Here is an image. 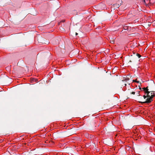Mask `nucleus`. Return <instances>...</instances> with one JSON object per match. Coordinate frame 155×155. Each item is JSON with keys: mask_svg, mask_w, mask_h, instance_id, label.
Masks as SVG:
<instances>
[{"mask_svg": "<svg viewBox=\"0 0 155 155\" xmlns=\"http://www.w3.org/2000/svg\"><path fill=\"white\" fill-rule=\"evenodd\" d=\"M137 55L138 57L139 58H140L141 56V55L139 54H137Z\"/></svg>", "mask_w": 155, "mask_h": 155, "instance_id": "obj_6", "label": "nucleus"}, {"mask_svg": "<svg viewBox=\"0 0 155 155\" xmlns=\"http://www.w3.org/2000/svg\"><path fill=\"white\" fill-rule=\"evenodd\" d=\"M124 28V29H125L126 30V29L125 28Z\"/></svg>", "mask_w": 155, "mask_h": 155, "instance_id": "obj_12", "label": "nucleus"}, {"mask_svg": "<svg viewBox=\"0 0 155 155\" xmlns=\"http://www.w3.org/2000/svg\"><path fill=\"white\" fill-rule=\"evenodd\" d=\"M110 39V42L111 43L113 44L114 42V41L115 39V37L114 38H109Z\"/></svg>", "mask_w": 155, "mask_h": 155, "instance_id": "obj_3", "label": "nucleus"}, {"mask_svg": "<svg viewBox=\"0 0 155 155\" xmlns=\"http://www.w3.org/2000/svg\"><path fill=\"white\" fill-rule=\"evenodd\" d=\"M144 93L147 94V97H148L145 102H140L143 103H149L153 101V98L155 96V93L153 91H149L148 87L143 88Z\"/></svg>", "mask_w": 155, "mask_h": 155, "instance_id": "obj_1", "label": "nucleus"}, {"mask_svg": "<svg viewBox=\"0 0 155 155\" xmlns=\"http://www.w3.org/2000/svg\"><path fill=\"white\" fill-rule=\"evenodd\" d=\"M149 94L150 95H151V93H149Z\"/></svg>", "mask_w": 155, "mask_h": 155, "instance_id": "obj_11", "label": "nucleus"}, {"mask_svg": "<svg viewBox=\"0 0 155 155\" xmlns=\"http://www.w3.org/2000/svg\"><path fill=\"white\" fill-rule=\"evenodd\" d=\"M140 94H139V93H138V96H140Z\"/></svg>", "mask_w": 155, "mask_h": 155, "instance_id": "obj_9", "label": "nucleus"}, {"mask_svg": "<svg viewBox=\"0 0 155 155\" xmlns=\"http://www.w3.org/2000/svg\"><path fill=\"white\" fill-rule=\"evenodd\" d=\"M129 78H127V77L125 78V81H127L129 80Z\"/></svg>", "mask_w": 155, "mask_h": 155, "instance_id": "obj_7", "label": "nucleus"}, {"mask_svg": "<svg viewBox=\"0 0 155 155\" xmlns=\"http://www.w3.org/2000/svg\"><path fill=\"white\" fill-rule=\"evenodd\" d=\"M133 82H137V83H139V81H137V79L136 80H133Z\"/></svg>", "mask_w": 155, "mask_h": 155, "instance_id": "obj_5", "label": "nucleus"}, {"mask_svg": "<svg viewBox=\"0 0 155 155\" xmlns=\"http://www.w3.org/2000/svg\"><path fill=\"white\" fill-rule=\"evenodd\" d=\"M143 97L144 99H145V98H146L147 97V96H145V95H144L143 96Z\"/></svg>", "mask_w": 155, "mask_h": 155, "instance_id": "obj_8", "label": "nucleus"}, {"mask_svg": "<svg viewBox=\"0 0 155 155\" xmlns=\"http://www.w3.org/2000/svg\"><path fill=\"white\" fill-rule=\"evenodd\" d=\"M130 89L128 90V93L130 94H135L134 90L130 87Z\"/></svg>", "mask_w": 155, "mask_h": 155, "instance_id": "obj_2", "label": "nucleus"}, {"mask_svg": "<svg viewBox=\"0 0 155 155\" xmlns=\"http://www.w3.org/2000/svg\"><path fill=\"white\" fill-rule=\"evenodd\" d=\"M150 0H144V2L145 5H148L150 2Z\"/></svg>", "mask_w": 155, "mask_h": 155, "instance_id": "obj_4", "label": "nucleus"}, {"mask_svg": "<svg viewBox=\"0 0 155 155\" xmlns=\"http://www.w3.org/2000/svg\"><path fill=\"white\" fill-rule=\"evenodd\" d=\"M78 34L77 33H76V35H77Z\"/></svg>", "mask_w": 155, "mask_h": 155, "instance_id": "obj_10", "label": "nucleus"}]
</instances>
